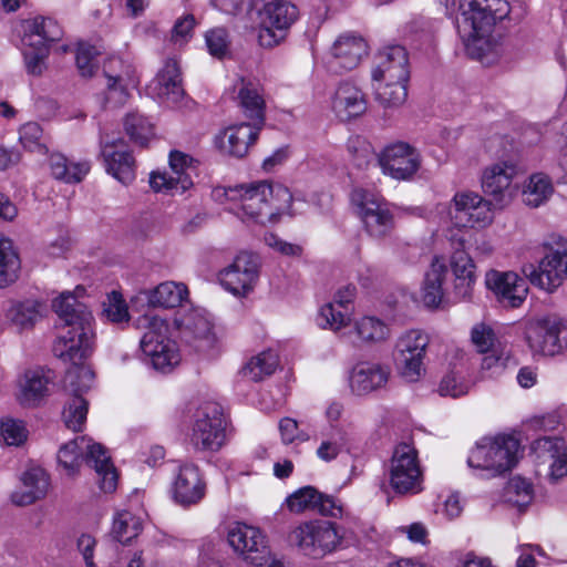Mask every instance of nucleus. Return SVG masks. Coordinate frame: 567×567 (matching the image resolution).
Listing matches in <instances>:
<instances>
[{
  "label": "nucleus",
  "instance_id": "obj_1",
  "mask_svg": "<svg viewBox=\"0 0 567 567\" xmlns=\"http://www.w3.org/2000/svg\"><path fill=\"white\" fill-rule=\"evenodd\" d=\"M458 10L456 28L466 53L483 60L498 47L496 23L509 17L511 6L506 0H460Z\"/></svg>",
  "mask_w": 567,
  "mask_h": 567
},
{
  "label": "nucleus",
  "instance_id": "obj_2",
  "mask_svg": "<svg viewBox=\"0 0 567 567\" xmlns=\"http://www.w3.org/2000/svg\"><path fill=\"white\" fill-rule=\"evenodd\" d=\"M65 330L54 342L55 357L80 364L94 350L93 316L72 292H63L52 305Z\"/></svg>",
  "mask_w": 567,
  "mask_h": 567
},
{
  "label": "nucleus",
  "instance_id": "obj_3",
  "mask_svg": "<svg viewBox=\"0 0 567 567\" xmlns=\"http://www.w3.org/2000/svg\"><path fill=\"white\" fill-rule=\"evenodd\" d=\"M56 458L59 466L69 476L76 474L82 461L85 460L96 473L100 489L104 494L116 491L118 474L107 450L102 444L92 442L86 436H78L60 447Z\"/></svg>",
  "mask_w": 567,
  "mask_h": 567
},
{
  "label": "nucleus",
  "instance_id": "obj_4",
  "mask_svg": "<svg viewBox=\"0 0 567 567\" xmlns=\"http://www.w3.org/2000/svg\"><path fill=\"white\" fill-rule=\"evenodd\" d=\"M523 455L520 442L514 435L499 434L483 437L471 451L467 464L495 477L511 471Z\"/></svg>",
  "mask_w": 567,
  "mask_h": 567
},
{
  "label": "nucleus",
  "instance_id": "obj_5",
  "mask_svg": "<svg viewBox=\"0 0 567 567\" xmlns=\"http://www.w3.org/2000/svg\"><path fill=\"white\" fill-rule=\"evenodd\" d=\"M22 44L25 70L29 74L39 76L47 69L50 43L62 38V29L51 18L35 17L22 23Z\"/></svg>",
  "mask_w": 567,
  "mask_h": 567
},
{
  "label": "nucleus",
  "instance_id": "obj_6",
  "mask_svg": "<svg viewBox=\"0 0 567 567\" xmlns=\"http://www.w3.org/2000/svg\"><path fill=\"white\" fill-rule=\"evenodd\" d=\"M288 540L302 555L320 559L341 547L343 534L334 523L310 520L296 526L289 533Z\"/></svg>",
  "mask_w": 567,
  "mask_h": 567
},
{
  "label": "nucleus",
  "instance_id": "obj_7",
  "mask_svg": "<svg viewBox=\"0 0 567 567\" xmlns=\"http://www.w3.org/2000/svg\"><path fill=\"white\" fill-rule=\"evenodd\" d=\"M351 203L358 208V215L368 236L375 240L390 238L395 229V220L388 203L364 188L351 193Z\"/></svg>",
  "mask_w": 567,
  "mask_h": 567
},
{
  "label": "nucleus",
  "instance_id": "obj_8",
  "mask_svg": "<svg viewBox=\"0 0 567 567\" xmlns=\"http://www.w3.org/2000/svg\"><path fill=\"white\" fill-rule=\"evenodd\" d=\"M146 331L144 332L140 347L142 352L150 359V364L157 371L168 372L179 362V354L175 343L167 338L168 327L158 317L143 318Z\"/></svg>",
  "mask_w": 567,
  "mask_h": 567
},
{
  "label": "nucleus",
  "instance_id": "obj_9",
  "mask_svg": "<svg viewBox=\"0 0 567 567\" xmlns=\"http://www.w3.org/2000/svg\"><path fill=\"white\" fill-rule=\"evenodd\" d=\"M269 183L266 181L250 185H237L235 187L218 188L216 196L221 195L226 200L239 203L235 214L244 221L266 224L268 221V196Z\"/></svg>",
  "mask_w": 567,
  "mask_h": 567
},
{
  "label": "nucleus",
  "instance_id": "obj_10",
  "mask_svg": "<svg viewBox=\"0 0 567 567\" xmlns=\"http://www.w3.org/2000/svg\"><path fill=\"white\" fill-rule=\"evenodd\" d=\"M226 425L223 406L205 402L195 414L192 444L198 451H218L226 440Z\"/></svg>",
  "mask_w": 567,
  "mask_h": 567
},
{
  "label": "nucleus",
  "instance_id": "obj_11",
  "mask_svg": "<svg viewBox=\"0 0 567 567\" xmlns=\"http://www.w3.org/2000/svg\"><path fill=\"white\" fill-rule=\"evenodd\" d=\"M258 41L264 48L279 44L287 31L299 18L297 6L288 0H272L265 3L260 11Z\"/></svg>",
  "mask_w": 567,
  "mask_h": 567
},
{
  "label": "nucleus",
  "instance_id": "obj_12",
  "mask_svg": "<svg viewBox=\"0 0 567 567\" xmlns=\"http://www.w3.org/2000/svg\"><path fill=\"white\" fill-rule=\"evenodd\" d=\"M423 474L417 460V451L409 443L395 446L391 458L390 484L395 493L419 494L423 492Z\"/></svg>",
  "mask_w": 567,
  "mask_h": 567
},
{
  "label": "nucleus",
  "instance_id": "obj_13",
  "mask_svg": "<svg viewBox=\"0 0 567 567\" xmlns=\"http://www.w3.org/2000/svg\"><path fill=\"white\" fill-rule=\"evenodd\" d=\"M427 346L429 337L420 330H410L398 339L394 361L406 381L415 382L424 373L423 360Z\"/></svg>",
  "mask_w": 567,
  "mask_h": 567
},
{
  "label": "nucleus",
  "instance_id": "obj_14",
  "mask_svg": "<svg viewBox=\"0 0 567 567\" xmlns=\"http://www.w3.org/2000/svg\"><path fill=\"white\" fill-rule=\"evenodd\" d=\"M523 272L533 285L544 290L553 291L558 288L567 279V241H558L538 267L527 265Z\"/></svg>",
  "mask_w": 567,
  "mask_h": 567
},
{
  "label": "nucleus",
  "instance_id": "obj_15",
  "mask_svg": "<svg viewBox=\"0 0 567 567\" xmlns=\"http://www.w3.org/2000/svg\"><path fill=\"white\" fill-rule=\"evenodd\" d=\"M526 341L534 353L555 355L567 348V322L558 317H547L530 323Z\"/></svg>",
  "mask_w": 567,
  "mask_h": 567
},
{
  "label": "nucleus",
  "instance_id": "obj_16",
  "mask_svg": "<svg viewBox=\"0 0 567 567\" xmlns=\"http://www.w3.org/2000/svg\"><path fill=\"white\" fill-rule=\"evenodd\" d=\"M259 258L243 251L234 261L219 272L221 286L235 296H247L258 279Z\"/></svg>",
  "mask_w": 567,
  "mask_h": 567
},
{
  "label": "nucleus",
  "instance_id": "obj_17",
  "mask_svg": "<svg viewBox=\"0 0 567 567\" xmlns=\"http://www.w3.org/2000/svg\"><path fill=\"white\" fill-rule=\"evenodd\" d=\"M377 159L385 174L402 181L411 178L421 166L419 151L404 142L388 145Z\"/></svg>",
  "mask_w": 567,
  "mask_h": 567
},
{
  "label": "nucleus",
  "instance_id": "obj_18",
  "mask_svg": "<svg viewBox=\"0 0 567 567\" xmlns=\"http://www.w3.org/2000/svg\"><path fill=\"white\" fill-rule=\"evenodd\" d=\"M231 548L250 563H260L268 553V542L265 534L257 527L235 523L227 534Z\"/></svg>",
  "mask_w": 567,
  "mask_h": 567
},
{
  "label": "nucleus",
  "instance_id": "obj_19",
  "mask_svg": "<svg viewBox=\"0 0 567 567\" xmlns=\"http://www.w3.org/2000/svg\"><path fill=\"white\" fill-rule=\"evenodd\" d=\"M516 171L512 164L496 163L484 169L482 189L491 197L495 208H503L512 198V181Z\"/></svg>",
  "mask_w": 567,
  "mask_h": 567
},
{
  "label": "nucleus",
  "instance_id": "obj_20",
  "mask_svg": "<svg viewBox=\"0 0 567 567\" xmlns=\"http://www.w3.org/2000/svg\"><path fill=\"white\" fill-rule=\"evenodd\" d=\"M150 94L167 105L178 104L185 91L181 69L176 60L168 59L147 86Z\"/></svg>",
  "mask_w": 567,
  "mask_h": 567
},
{
  "label": "nucleus",
  "instance_id": "obj_21",
  "mask_svg": "<svg viewBox=\"0 0 567 567\" xmlns=\"http://www.w3.org/2000/svg\"><path fill=\"white\" fill-rule=\"evenodd\" d=\"M134 71L131 65H124L121 59L112 58L104 64L107 79L105 105L109 107L123 106L128 99L127 87L134 85Z\"/></svg>",
  "mask_w": 567,
  "mask_h": 567
},
{
  "label": "nucleus",
  "instance_id": "obj_22",
  "mask_svg": "<svg viewBox=\"0 0 567 567\" xmlns=\"http://www.w3.org/2000/svg\"><path fill=\"white\" fill-rule=\"evenodd\" d=\"M487 287L495 292L504 307L517 308L526 299L528 286L517 274L492 271L486 276Z\"/></svg>",
  "mask_w": 567,
  "mask_h": 567
},
{
  "label": "nucleus",
  "instance_id": "obj_23",
  "mask_svg": "<svg viewBox=\"0 0 567 567\" xmlns=\"http://www.w3.org/2000/svg\"><path fill=\"white\" fill-rule=\"evenodd\" d=\"M182 340L200 353H210L219 347L214 324L202 315L188 317L181 329Z\"/></svg>",
  "mask_w": 567,
  "mask_h": 567
},
{
  "label": "nucleus",
  "instance_id": "obj_24",
  "mask_svg": "<svg viewBox=\"0 0 567 567\" xmlns=\"http://www.w3.org/2000/svg\"><path fill=\"white\" fill-rule=\"evenodd\" d=\"M409 58L405 48L389 45L378 54V63L372 71L374 81H409Z\"/></svg>",
  "mask_w": 567,
  "mask_h": 567
},
{
  "label": "nucleus",
  "instance_id": "obj_25",
  "mask_svg": "<svg viewBox=\"0 0 567 567\" xmlns=\"http://www.w3.org/2000/svg\"><path fill=\"white\" fill-rule=\"evenodd\" d=\"M122 140L101 143V155L106 172L124 185L135 179V159L128 151H124Z\"/></svg>",
  "mask_w": 567,
  "mask_h": 567
},
{
  "label": "nucleus",
  "instance_id": "obj_26",
  "mask_svg": "<svg viewBox=\"0 0 567 567\" xmlns=\"http://www.w3.org/2000/svg\"><path fill=\"white\" fill-rule=\"evenodd\" d=\"M261 127L255 123L231 125L216 136L215 143L223 152L240 158L256 142Z\"/></svg>",
  "mask_w": 567,
  "mask_h": 567
},
{
  "label": "nucleus",
  "instance_id": "obj_27",
  "mask_svg": "<svg viewBox=\"0 0 567 567\" xmlns=\"http://www.w3.org/2000/svg\"><path fill=\"white\" fill-rule=\"evenodd\" d=\"M390 375V370L375 362L357 363L349 375V385L357 395H367L383 388Z\"/></svg>",
  "mask_w": 567,
  "mask_h": 567
},
{
  "label": "nucleus",
  "instance_id": "obj_28",
  "mask_svg": "<svg viewBox=\"0 0 567 567\" xmlns=\"http://www.w3.org/2000/svg\"><path fill=\"white\" fill-rule=\"evenodd\" d=\"M367 50L368 45L362 37L344 33L334 41L331 48V66L340 71L353 70L367 54Z\"/></svg>",
  "mask_w": 567,
  "mask_h": 567
},
{
  "label": "nucleus",
  "instance_id": "obj_29",
  "mask_svg": "<svg viewBox=\"0 0 567 567\" xmlns=\"http://www.w3.org/2000/svg\"><path fill=\"white\" fill-rule=\"evenodd\" d=\"M354 296L355 287L352 285L339 289L333 301L321 307L317 319L318 324L321 328H330L334 331L347 326L350 319L348 311L349 305L352 302Z\"/></svg>",
  "mask_w": 567,
  "mask_h": 567
},
{
  "label": "nucleus",
  "instance_id": "obj_30",
  "mask_svg": "<svg viewBox=\"0 0 567 567\" xmlns=\"http://www.w3.org/2000/svg\"><path fill=\"white\" fill-rule=\"evenodd\" d=\"M238 84L237 99L243 113L252 123L264 126L266 111L264 87L259 82L245 78H241Z\"/></svg>",
  "mask_w": 567,
  "mask_h": 567
},
{
  "label": "nucleus",
  "instance_id": "obj_31",
  "mask_svg": "<svg viewBox=\"0 0 567 567\" xmlns=\"http://www.w3.org/2000/svg\"><path fill=\"white\" fill-rule=\"evenodd\" d=\"M332 107L341 121H350L367 111V101L359 87L344 82L338 86L334 93Z\"/></svg>",
  "mask_w": 567,
  "mask_h": 567
},
{
  "label": "nucleus",
  "instance_id": "obj_32",
  "mask_svg": "<svg viewBox=\"0 0 567 567\" xmlns=\"http://www.w3.org/2000/svg\"><path fill=\"white\" fill-rule=\"evenodd\" d=\"M451 267L455 276L454 292L457 298L465 299L471 296L475 284V265L472 258L464 250V243L457 241V247L451 257Z\"/></svg>",
  "mask_w": 567,
  "mask_h": 567
},
{
  "label": "nucleus",
  "instance_id": "obj_33",
  "mask_svg": "<svg viewBox=\"0 0 567 567\" xmlns=\"http://www.w3.org/2000/svg\"><path fill=\"white\" fill-rule=\"evenodd\" d=\"M53 377L50 370L37 368L25 371L20 383L19 402L24 406H37L49 395Z\"/></svg>",
  "mask_w": 567,
  "mask_h": 567
},
{
  "label": "nucleus",
  "instance_id": "obj_34",
  "mask_svg": "<svg viewBox=\"0 0 567 567\" xmlns=\"http://www.w3.org/2000/svg\"><path fill=\"white\" fill-rule=\"evenodd\" d=\"M447 274V268L444 264L435 258L431 265L430 270L425 274L423 282L422 299L426 307L435 308L441 305L444 298L445 290L443 284Z\"/></svg>",
  "mask_w": 567,
  "mask_h": 567
},
{
  "label": "nucleus",
  "instance_id": "obj_35",
  "mask_svg": "<svg viewBox=\"0 0 567 567\" xmlns=\"http://www.w3.org/2000/svg\"><path fill=\"white\" fill-rule=\"evenodd\" d=\"M188 295L184 284L165 281L146 292L147 302L152 307L175 308L182 305Z\"/></svg>",
  "mask_w": 567,
  "mask_h": 567
},
{
  "label": "nucleus",
  "instance_id": "obj_36",
  "mask_svg": "<svg viewBox=\"0 0 567 567\" xmlns=\"http://www.w3.org/2000/svg\"><path fill=\"white\" fill-rule=\"evenodd\" d=\"M42 308L43 305L34 299L12 301L7 318L20 330L31 329L42 318Z\"/></svg>",
  "mask_w": 567,
  "mask_h": 567
},
{
  "label": "nucleus",
  "instance_id": "obj_37",
  "mask_svg": "<svg viewBox=\"0 0 567 567\" xmlns=\"http://www.w3.org/2000/svg\"><path fill=\"white\" fill-rule=\"evenodd\" d=\"M206 484L202 478L199 470L193 464H185L173 483V496H204Z\"/></svg>",
  "mask_w": 567,
  "mask_h": 567
},
{
  "label": "nucleus",
  "instance_id": "obj_38",
  "mask_svg": "<svg viewBox=\"0 0 567 567\" xmlns=\"http://www.w3.org/2000/svg\"><path fill=\"white\" fill-rule=\"evenodd\" d=\"M49 166L55 179L68 184L80 183L90 171L87 162L70 163L68 158L60 153L50 155Z\"/></svg>",
  "mask_w": 567,
  "mask_h": 567
},
{
  "label": "nucleus",
  "instance_id": "obj_39",
  "mask_svg": "<svg viewBox=\"0 0 567 567\" xmlns=\"http://www.w3.org/2000/svg\"><path fill=\"white\" fill-rule=\"evenodd\" d=\"M71 385L73 395L66 402L62 415L66 427L76 432L82 429L86 420L89 403L83 398V393L90 389V384L81 388L74 386L73 383Z\"/></svg>",
  "mask_w": 567,
  "mask_h": 567
},
{
  "label": "nucleus",
  "instance_id": "obj_40",
  "mask_svg": "<svg viewBox=\"0 0 567 567\" xmlns=\"http://www.w3.org/2000/svg\"><path fill=\"white\" fill-rule=\"evenodd\" d=\"M278 364L279 359L277 353L271 350H267L251 357L243 367L240 373L244 378L258 382L271 375L276 371Z\"/></svg>",
  "mask_w": 567,
  "mask_h": 567
},
{
  "label": "nucleus",
  "instance_id": "obj_41",
  "mask_svg": "<svg viewBox=\"0 0 567 567\" xmlns=\"http://www.w3.org/2000/svg\"><path fill=\"white\" fill-rule=\"evenodd\" d=\"M20 259L12 243L0 236V288L13 284L19 277Z\"/></svg>",
  "mask_w": 567,
  "mask_h": 567
},
{
  "label": "nucleus",
  "instance_id": "obj_42",
  "mask_svg": "<svg viewBox=\"0 0 567 567\" xmlns=\"http://www.w3.org/2000/svg\"><path fill=\"white\" fill-rule=\"evenodd\" d=\"M350 334H354L361 342L374 343L384 341L390 334V329L377 317H363L355 322Z\"/></svg>",
  "mask_w": 567,
  "mask_h": 567
},
{
  "label": "nucleus",
  "instance_id": "obj_43",
  "mask_svg": "<svg viewBox=\"0 0 567 567\" xmlns=\"http://www.w3.org/2000/svg\"><path fill=\"white\" fill-rule=\"evenodd\" d=\"M142 520L128 511H120L113 519L112 533L122 544L127 545L142 532Z\"/></svg>",
  "mask_w": 567,
  "mask_h": 567
},
{
  "label": "nucleus",
  "instance_id": "obj_44",
  "mask_svg": "<svg viewBox=\"0 0 567 567\" xmlns=\"http://www.w3.org/2000/svg\"><path fill=\"white\" fill-rule=\"evenodd\" d=\"M553 185L549 178L543 174L530 176L526 188L523 190V202L530 207L543 205L553 194Z\"/></svg>",
  "mask_w": 567,
  "mask_h": 567
},
{
  "label": "nucleus",
  "instance_id": "obj_45",
  "mask_svg": "<svg viewBox=\"0 0 567 567\" xmlns=\"http://www.w3.org/2000/svg\"><path fill=\"white\" fill-rule=\"evenodd\" d=\"M375 87V99L384 107L402 105L408 96V81H379Z\"/></svg>",
  "mask_w": 567,
  "mask_h": 567
},
{
  "label": "nucleus",
  "instance_id": "obj_46",
  "mask_svg": "<svg viewBox=\"0 0 567 567\" xmlns=\"http://www.w3.org/2000/svg\"><path fill=\"white\" fill-rule=\"evenodd\" d=\"M268 196V221H275L282 214H289L292 203L290 190L281 184L269 183Z\"/></svg>",
  "mask_w": 567,
  "mask_h": 567
},
{
  "label": "nucleus",
  "instance_id": "obj_47",
  "mask_svg": "<svg viewBox=\"0 0 567 567\" xmlns=\"http://www.w3.org/2000/svg\"><path fill=\"white\" fill-rule=\"evenodd\" d=\"M124 128L130 138L141 146H145L148 140L154 135L152 123L136 112L126 115Z\"/></svg>",
  "mask_w": 567,
  "mask_h": 567
},
{
  "label": "nucleus",
  "instance_id": "obj_48",
  "mask_svg": "<svg viewBox=\"0 0 567 567\" xmlns=\"http://www.w3.org/2000/svg\"><path fill=\"white\" fill-rule=\"evenodd\" d=\"M193 185L188 175L167 176L165 173L153 172L150 176V186L156 193H184Z\"/></svg>",
  "mask_w": 567,
  "mask_h": 567
},
{
  "label": "nucleus",
  "instance_id": "obj_49",
  "mask_svg": "<svg viewBox=\"0 0 567 567\" xmlns=\"http://www.w3.org/2000/svg\"><path fill=\"white\" fill-rule=\"evenodd\" d=\"M102 315L112 323L128 322V308L120 292L112 291L107 295L106 300L103 302Z\"/></svg>",
  "mask_w": 567,
  "mask_h": 567
},
{
  "label": "nucleus",
  "instance_id": "obj_50",
  "mask_svg": "<svg viewBox=\"0 0 567 567\" xmlns=\"http://www.w3.org/2000/svg\"><path fill=\"white\" fill-rule=\"evenodd\" d=\"M22 483L30 491L22 496H41L49 491V475L41 467H31L23 473Z\"/></svg>",
  "mask_w": 567,
  "mask_h": 567
},
{
  "label": "nucleus",
  "instance_id": "obj_51",
  "mask_svg": "<svg viewBox=\"0 0 567 567\" xmlns=\"http://www.w3.org/2000/svg\"><path fill=\"white\" fill-rule=\"evenodd\" d=\"M347 150L353 164L359 168L368 166L378 156L374 154L371 144L360 136L349 138Z\"/></svg>",
  "mask_w": 567,
  "mask_h": 567
},
{
  "label": "nucleus",
  "instance_id": "obj_52",
  "mask_svg": "<svg viewBox=\"0 0 567 567\" xmlns=\"http://www.w3.org/2000/svg\"><path fill=\"white\" fill-rule=\"evenodd\" d=\"M0 437L9 446H19L28 437V430L22 421L4 419L0 424Z\"/></svg>",
  "mask_w": 567,
  "mask_h": 567
},
{
  "label": "nucleus",
  "instance_id": "obj_53",
  "mask_svg": "<svg viewBox=\"0 0 567 567\" xmlns=\"http://www.w3.org/2000/svg\"><path fill=\"white\" fill-rule=\"evenodd\" d=\"M346 444V435L342 431H333L328 439L323 440L317 450L319 458L330 462L334 460Z\"/></svg>",
  "mask_w": 567,
  "mask_h": 567
},
{
  "label": "nucleus",
  "instance_id": "obj_54",
  "mask_svg": "<svg viewBox=\"0 0 567 567\" xmlns=\"http://www.w3.org/2000/svg\"><path fill=\"white\" fill-rule=\"evenodd\" d=\"M99 53L93 45L86 43L79 44L75 61L82 76H92L94 74L96 70L95 59Z\"/></svg>",
  "mask_w": 567,
  "mask_h": 567
},
{
  "label": "nucleus",
  "instance_id": "obj_55",
  "mask_svg": "<svg viewBox=\"0 0 567 567\" xmlns=\"http://www.w3.org/2000/svg\"><path fill=\"white\" fill-rule=\"evenodd\" d=\"M471 340L481 353L495 349L496 337L493 329L485 323H477L472 328Z\"/></svg>",
  "mask_w": 567,
  "mask_h": 567
},
{
  "label": "nucleus",
  "instance_id": "obj_56",
  "mask_svg": "<svg viewBox=\"0 0 567 567\" xmlns=\"http://www.w3.org/2000/svg\"><path fill=\"white\" fill-rule=\"evenodd\" d=\"M205 39L208 51L213 56L221 59L227 54L229 41L228 33L224 28L209 30L206 33Z\"/></svg>",
  "mask_w": 567,
  "mask_h": 567
},
{
  "label": "nucleus",
  "instance_id": "obj_57",
  "mask_svg": "<svg viewBox=\"0 0 567 567\" xmlns=\"http://www.w3.org/2000/svg\"><path fill=\"white\" fill-rule=\"evenodd\" d=\"M493 208H495L494 202L483 198L481 203L476 205L474 214H470V217H465L461 226L471 228L485 227L493 219Z\"/></svg>",
  "mask_w": 567,
  "mask_h": 567
},
{
  "label": "nucleus",
  "instance_id": "obj_58",
  "mask_svg": "<svg viewBox=\"0 0 567 567\" xmlns=\"http://www.w3.org/2000/svg\"><path fill=\"white\" fill-rule=\"evenodd\" d=\"M564 447V441L559 437H539L532 444L533 451L537 454L538 458L549 461Z\"/></svg>",
  "mask_w": 567,
  "mask_h": 567
},
{
  "label": "nucleus",
  "instance_id": "obj_59",
  "mask_svg": "<svg viewBox=\"0 0 567 567\" xmlns=\"http://www.w3.org/2000/svg\"><path fill=\"white\" fill-rule=\"evenodd\" d=\"M197 163L192 156L179 151H172L169 154V166L176 175L175 177L190 176L192 173H195ZM189 178L192 179V177Z\"/></svg>",
  "mask_w": 567,
  "mask_h": 567
},
{
  "label": "nucleus",
  "instance_id": "obj_60",
  "mask_svg": "<svg viewBox=\"0 0 567 567\" xmlns=\"http://www.w3.org/2000/svg\"><path fill=\"white\" fill-rule=\"evenodd\" d=\"M482 199L483 197L474 193H460L454 196L455 215L453 218L456 220L457 225L463 224L470 207L480 204Z\"/></svg>",
  "mask_w": 567,
  "mask_h": 567
},
{
  "label": "nucleus",
  "instance_id": "obj_61",
  "mask_svg": "<svg viewBox=\"0 0 567 567\" xmlns=\"http://www.w3.org/2000/svg\"><path fill=\"white\" fill-rule=\"evenodd\" d=\"M19 140L25 150L34 151L40 147V140L42 137V128L35 122L23 124L19 130Z\"/></svg>",
  "mask_w": 567,
  "mask_h": 567
},
{
  "label": "nucleus",
  "instance_id": "obj_62",
  "mask_svg": "<svg viewBox=\"0 0 567 567\" xmlns=\"http://www.w3.org/2000/svg\"><path fill=\"white\" fill-rule=\"evenodd\" d=\"M313 501V514L339 517L342 515L343 505L340 498H310Z\"/></svg>",
  "mask_w": 567,
  "mask_h": 567
},
{
  "label": "nucleus",
  "instance_id": "obj_63",
  "mask_svg": "<svg viewBox=\"0 0 567 567\" xmlns=\"http://www.w3.org/2000/svg\"><path fill=\"white\" fill-rule=\"evenodd\" d=\"M195 23L193 14H186L183 18L177 19L172 30V40L175 43L187 41L192 37Z\"/></svg>",
  "mask_w": 567,
  "mask_h": 567
},
{
  "label": "nucleus",
  "instance_id": "obj_64",
  "mask_svg": "<svg viewBox=\"0 0 567 567\" xmlns=\"http://www.w3.org/2000/svg\"><path fill=\"white\" fill-rule=\"evenodd\" d=\"M433 507L435 513H441L447 519H454L463 512L464 504L460 498H437Z\"/></svg>",
  "mask_w": 567,
  "mask_h": 567
}]
</instances>
